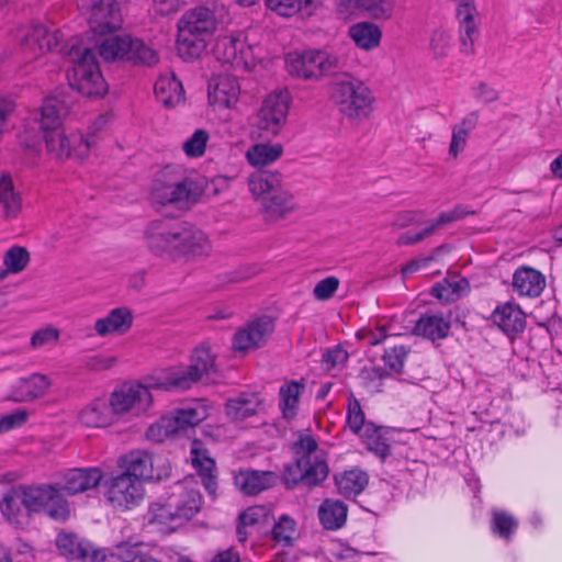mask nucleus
Masks as SVG:
<instances>
[{
	"mask_svg": "<svg viewBox=\"0 0 562 562\" xmlns=\"http://www.w3.org/2000/svg\"><path fill=\"white\" fill-rule=\"evenodd\" d=\"M148 249L158 257L187 261L200 260L211 252L207 236L193 226L173 225L167 221H156L145 232Z\"/></svg>",
	"mask_w": 562,
	"mask_h": 562,
	"instance_id": "nucleus-1",
	"label": "nucleus"
},
{
	"mask_svg": "<svg viewBox=\"0 0 562 562\" xmlns=\"http://www.w3.org/2000/svg\"><path fill=\"white\" fill-rule=\"evenodd\" d=\"M216 25V16L207 7L200 5L188 10L178 22V54L187 60L201 57Z\"/></svg>",
	"mask_w": 562,
	"mask_h": 562,
	"instance_id": "nucleus-2",
	"label": "nucleus"
},
{
	"mask_svg": "<svg viewBox=\"0 0 562 562\" xmlns=\"http://www.w3.org/2000/svg\"><path fill=\"white\" fill-rule=\"evenodd\" d=\"M214 369V353L207 346L201 345L193 350L188 367L176 366L157 370L153 372L149 384L167 392L186 391Z\"/></svg>",
	"mask_w": 562,
	"mask_h": 562,
	"instance_id": "nucleus-3",
	"label": "nucleus"
},
{
	"mask_svg": "<svg viewBox=\"0 0 562 562\" xmlns=\"http://www.w3.org/2000/svg\"><path fill=\"white\" fill-rule=\"evenodd\" d=\"M330 99L338 112L348 121L361 124L374 112L375 97L362 80L344 75L331 86Z\"/></svg>",
	"mask_w": 562,
	"mask_h": 562,
	"instance_id": "nucleus-4",
	"label": "nucleus"
},
{
	"mask_svg": "<svg viewBox=\"0 0 562 562\" xmlns=\"http://www.w3.org/2000/svg\"><path fill=\"white\" fill-rule=\"evenodd\" d=\"M71 66L67 70L70 87L87 97H103L108 85L91 47L72 44L68 52Z\"/></svg>",
	"mask_w": 562,
	"mask_h": 562,
	"instance_id": "nucleus-5",
	"label": "nucleus"
},
{
	"mask_svg": "<svg viewBox=\"0 0 562 562\" xmlns=\"http://www.w3.org/2000/svg\"><path fill=\"white\" fill-rule=\"evenodd\" d=\"M213 55L223 65H228L238 71L255 68L263 58L262 48L251 43L244 31L217 37Z\"/></svg>",
	"mask_w": 562,
	"mask_h": 562,
	"instance_id": "nucleus-6",
	"label": "nucleus"
},
{
	"mask_svg": "<svg viewBox=\"0 0 562 562\" xmlns=\"http://www.w3.org/2000/svg\"><path fill=\"white\" fill-rule=\"evenodd\" d=\"M110 32L100 35L92 33L94 36V47L99 55L106 61L125 59L134 64H143L147 66L155 65L158 61V54L150 46L146 45L138 38L130 35H109Z\"/></svg>",
	"mask_w": 562,
	"mask_h": 562,
	"instance_id": "nucleus-7",
	"label": "nucleus"
},
{
	"mask_svg": "<svg viewBox=\"0 0 562 562\" xmlns=\"http://www.w3.org/2000/svg\"><path fill=\"white\" fill-rule=\"evenodd\" d=\"M153 373L145 378V383L138 381H124L114 386L109 395L113 411L120 420L121 418L133 415H147L153 407L154 398L149 384Z\"/></svg>",
	"mask_w": 562,
	"mask_h": 562,
	"instance_id": "nucleus-8",
	"label": "nucleus"
},
{
	"mask_svg": "<svg viewBox=\"0 0 562 562\" xmlns=\"http://www.w3.org/2000/svg\"><path fill=\"white\" fill-rule=\"evenodd\" d=\"M290 102L285 90L268 94L256 113L251 134L261 139L278 137L286 124Z\"/></svg>",
	"mask_w": 562,
	"mask_h": 562,
	"instance_id": "nucleus-9",
	"label": "nucleus"
},
{
	"mask_svg": "<svg viewBox=\"0 0 562 562\" xmlns=\"http://www.w3.org/2000/svg\"><path fill=\"white\" fill-rule=\"evenodd\" d=\"M23 506L29 514L44 513L56 521H65L70 515L68 501L55 483L26 485L20 487Z\"/></svg>",
	"mask_w": 562,
	"mask_h": 562,
	"instance_id": "nucleus-10",
	"label": "nucleus"
},
{
	"mask_svg": "<svg viewBox=\"0 0 562 562\" xmlns=\"http://www.w3.org/2000/svg\"><path fill=\"white\" fill-rule=\"evenodd\" d=\"M341 66L337 54L322 49L291 52L285 56V69L289 75L304 80H317Z\"/></svg>",
	"mask_w": 562,
	"mask_h": 562,
	"instance_id": "nucleus-11",
	"label": "nucleus"
},
{
	"mask_svg": "<svg viewBox=\"0 0 562 562\" xmlns=\"http://www.w3.org/2000/svg\"><path fill=\"white\" fill-rule=\"evenodd\" d=\"M151 195L153 200L159 204L188 207L195 195L194 182L167 167L155 180Z\"/></svg>",
	"mask_w": 562,
	"mask_h": 562,
	"instance_id": "nucleus-12",
	"label": "nucleus"
},
{
	"mask_svg": "<svg viewBox=\"0 0 562 562\" xmlns=\"http://www.w3.org/2000/svg\"><path fill=\"white\" fill-rule=\"evenodd\" d=\"M47 153L55 159L75 158L83 160L95 146L94 136H85L79 131L54 130L45 133Z\"/></svg>",
	"mask_w": 562,
	"mask_h": 562,
	"instance_id": "nucleus-13",
	"label": "nucleus"
},
{
	"mask_svg": "<svg viewBox=\"0 0 562 562\" xmlns=\"http://www.w3.org/2000/svg\"><path fill=\"white\" fill-rule=\"evenodd\" d=\"M295 450L297 454L295 468L300 475L292 479L294 483L303 481L308 485H316L327 477L328 465L323 453L317 450V442L312 436H301L295 442Z\"/></svg>",
	"mask_w": 562,
	"mask_h": 562,
	"instance_id": "nucleus-14",
	"label": "nucleus"
},
{
	"mask_svg": "<svg viewBox=\"0 0 562 562\" xmlns=\"http://www.w3.org/2000/svg\"><path fill=\"white\" fill-rule=\"evenodd\" d=\"M104 498L116 509L128 510L140 504L145 496L144 484L123 472L111 475L102 483Z\"/></svg>",
	"mask_w": 562,
	"mask_h": 562,
	"instance_id": "nucleus-15",
	"label": "nucleus"
},
{
	"mask_svg": "<svg viewBox=\"0 0 562 562\" xmlns=\"http://www.w3.org/2000/svg\"><path fill=\"white\" fill-rule=\"evenodd\" d=\"M126 0H77L78 8L89 14L91 33L100 35L122 26L120 4Z\"/></svg>",
	"mask_w": 562,
	"mask_h": 562,
	"instance_id": "nucleus-16",
	"label": "nucleus"
},
{
	"mask_svg": "<svg viewBox=\"0 0 562 562\" xmlns=\"http://www.w3.org/2000/svg\"><path fill=\"white\" fill-rule=\"evenodd\" d=\"M207 105L213 112L233 110L240 98V85L235 76L213 75L206 87Z\"/></svg>",
	"mask_w": 562,
	"mask_h": 562,
	"instance_id": "nucleus-17",
	"label": "nucleus"
},
{
	"mask_svg": "<svg viewBox=\"0 0 562 562\" xmlns=\"http://www.w3.org/2000/svg\"><path fill=\"white\" fill-rule=\"evenodd\" d=\"M63 40L64 35L59 30L36 24L26 29L21 48L26 59H36L58 48Z\"/></svg>",
	"mask_w": 562,
	"mask_h": 562,
	"instance_id": "nucleus-18",
	"label": "nucleus"
},
{
	"mask_svg": "<svg viewBox=\"0 0 562 562\" xmlns=\"http://www.w3.org/2000/svg\"><path fill=\"white\" fill-rule=\"evenodd\" d=\"M80 426L90 429H104L114 426L119 419L109 397L100 395L87 402L77 413Z\"/></svg>",
	"mask_w": 562,
	"mask_h": 562,
	"instance_id": "nucleus-19",
	"label": "nucleus"
},
{
	"mask_svg": "<svg viewBox=\"0 0 562 562\" xmlns=\"http://www.w3.org/2000/svg\"><path fill=\"white\" fill-rule=\"evenodd\" d=\"M168 498L183 522L195 516L202 506V496L193 477L176 483Z\"/></svg>",
	"mask_w": 562,
	"mask_h": 562,
	"instance_id": "nucleus-20",
	"label": "nucleus"
},
{
	"mask_svg": "<svg viewBox=\"0 0 562 562\" xmlns=\"http://www.w3.org/2000/svg\"><path fill=\"white\" fill-rule=\"evenodd\" d=\"M273 322L268 316H262L248 322L239 328L232 340L233 349L247 351L260 347L273 331Z\"/></svg>",
	"mask_w": 562,
	"mask_h": 562,
	"instance_id": "nucleus-21",
	"label": "nucleus"
},
{
	"mask_svg": "<svg viewBox=\"0 0 562 562\" xmlns=\"http://www.w3.org/2000/svg\"><path fill=\"white\" fill-rule=\"evenodd\" d=\"M56 547L61 555L77 562H103L105 554L95 549L89 541L74 533L60 532L56 537Z\"/></svg>",
	"mask_w": 562,
	"mask_h": 562,
	"instance_id": "nucleus-22",
	"label": "nucleus"
},
{
	"mask_svg": "<svg viewBox=\"0 0 562 562\" xmlns=\"http://www.w3.org/2000/svg\"><path fill=\"white\" fill-rule=\"evenodd\" d=\"M103 480V472L97 467L69 469L56 482L60 493L76 495L97 487Z\"/></svg>",
	"mask_w": 562,
	"mask_h": 562,
	"instance_id": "nucleus-23",
	"label": "nucleus"
},
{
	"mask_svg": "<svg viewBox=\"0 0 562 562\" xmlns=\"http://www.w3.org/2000/svg\"><path fill=\"white\" fill-rule=\"evenodd\" d=\"M117 463L123 473L137 479L142 484L160 479V473L155 469L154 456L146 450H132L122 456Z\"/></svg>",
	"mask_w": 562,
	"mask_h": 562,
	"instance_id": "nucleus-24",
	"label": "nucleus"
},
{
	"mask_svg": "<svg viewBox=\"0 0 562 562\" xmlns=\"http://www.w3.org/2000/svg\"><path fill=\"white\" fill-rule=\"evenodd\" d=\"M50 384L49 378L41 373L19 378L10 386L7 398L16 403L32 402L44 396L48 392Z\"/></svg>",
	"mask_w": 562,
	"mask_h": 562,
	"instance_id": "nucleus-25",
	"label": "nucleus"
},
{
	"mask_svg": "<svg viewBox=\"0 0 562 562\" xmlns=\"http://www.w3.org/2000/svg\"><path fill=\"white\" fill-rule=\"evenodd\" d=\"M134 323V314L126 306L112 308L106 315L97 318L93 330L99 337L123 336L127 334Z\"/></svg>",
	"mask_w": 562,
	"mask_h": 562,
	"instance_id": "nucleus-26",
	"label": "nucleus"
},
{
	"mask_svg": "<svg viewBox=\"0 0 562 562\" xmlns=\"http://www.w3.org/2000/svg\"><path fill=\"white\" fill-rule=\"evenodd\" d=\"M190 460L192 467L200 475L204 488L210 495H214L217 486L216 476L214 474L215 461L211 458L204 443L199 439L191 442Z\"/></svg>",
	"mask_w": 562,
	"mask_h": 562,
	"instance_id": "nucleus-27",
	"label": "nucleus"
},
{
	"mask_svg": "<svg viewBox=\"0 0 562 562\" xmlns=\"http://www.w3.org/2000/svg\"><path fill=\"white\" fill-rule=\"evenodd\" d=\"M393 9V0H337L338 13L344 18L363 11L373 19H390Z\"/></svg>",
	"mask_w": 562,
	"mask_h": 562,
	"instance_id": "nucleus-28",
	"label": "nucleus"
},
{
	"mask_svg": "<svg viewBox=\"0 0 562 562\" xmlns=\"http://www.w3.org/2000/svg\"><path fill=\"white\" fill-rule=\"evenodd\" d=\"M68 113V105L65 100L56 95L44 99L38 111L33 112V119L40 121L41 130L45 133L58 130L63 117Z\"/></svg>",
	"mask_w": 562,
	"mask_h": 562,
	"instance_id": "nucleus-29",
	"label": "nucleus"
},
{
	"mask_svg": "<svg viewBox=\"0 0 562 562\" xmlns=\"http://www.w3.org/2000/svg\"><path fill=\"white\" fill-rule=\"evenodd\" d=\"M156 99L166 108H175L184 101L181 81L173 72H162L154 86Z\"/></svg>",
	"mask_w": 562,
	"mask_h": 562,
	"instance_id": "nucleus-30",
	"label": "nucleus"
},
{
	"mask_svg": "<svg viewBox=\"0 0 562 562\" xmlns=\"http://www.w3.org/2000/svg\"><path fill=\"white\" fill-rule=\"evenodd\" d=\"M513 288L520 296L537 297L546 288V278L540 271L524 266L515 271Z\"/></svg>",
	"mask_w": 562,
	"mask_h": 562,
	"instance_id": "nucleus-31",
	"label": "nucleus"
},
{
	"mask_svg": "<svg viewBox=\"0 0 562 562\" xmlns=\"http://www.w3.org/2000/svg\"><path fill=\"white\" fill-rule=\"evenodd\" d=\"M262 409V401L257 393H240L231 397L225 405V412L233 422H243Z\"/></svg>",
	"mask_w": 562,
	"mask_h": 562,
	"instance_id": "nucleus-32",
	"label": "nucleus"
},
{
	"mask_svg": "<svg viewBox=\"0 0 562 562\" xmlns=\"http://www.w3.org/2000/svg\"><path fill=\"white\" fill-rule=\"evenodd\" d=\"M282 184V175L274 170L255 171L247 179L248 190L259 204Z\"/></svg>",
	"mask_w": 562,
	"mask_h": 562,
	"instance_id": "nucleus-33",
	"label": "nucleus"
},
{
	"mask_svg": "<svg viewBox=\"0 0 562 562\" xmlns=\"http://www.w3.org/2000/svg\"><path fill=\"white\" fill-rule=\"evenodd\" d=\"M278 476L271 471H240L235 476V484L247 495L258 494L277 483Z\"/></svg>",
	"mask_w": 562,
	"mask_h": 562,
	"instance_id": "nucleus-34",
	"label": "nucleus"
},
{
	"mask_svg": "<svg viewBox=\"0 0 562 562\" xmlns=\"http://www.w3.org/2000/svg\"><path fill=\"white\" fill-rule=\"evenodd\" d=\"M148 524L155 527L159 532L169 533L180 527L183 521L173 507L170 506V501L167 498L166 503H154L149 506L147 514Z\"/></svg>",
	"mask_w": 562,
	"mask_h": 562,
	"instance_id": "nucleus-35",
	"label": "nucleus"
},
{
	"mask_svg": "<svg viewBox=\"0 0 562 562\" xmlns=\"http://www.w3.org/2000/svg\"><path fill=\"white\" fill-rule=\"evenodd\" d=\"M284 153L280 143H257L245 151L246 161L254 168H263L278 161Z\"/></svg>",
	"mask_w": 562,
	"mask_h": 562,
	"instance_id": "nucleus-36",
	"label": "nucleus"
},
{
	"mask_svg": "<svg viewBox=\"0 0 562 562\" xmlns=\"http://www.w3.org/2000/svg\"><path fill=\"white\" fill-rule=\"evenodd\" d=\"M22 211V194L9 175L0 177V213L5 220H13Z\"/></svg>",
	"mask_w": 562,
	"mask_h": 562,
	"instance_id": "nucleus-37",
	"label": "nucleus"
},
{
	"mask_svg": "<svg viewBox=\"0 0 562 562\" xmlns=\"http://www.w3.org/2000/svg\"><path fill=\"white\" fill-rule=\"evenodd\" d=\"M450 330V321L442 313H426L419 317L414 333L430 340L443 339Z\"/></svg>",
	"mask_w": 562,
	"mask_h": 562,
	"instance_id": "nucleus-38",
	"label": "nucleus"
},
{
	"mask_svg": "<svg viewBox=\"0 0 562 562\" xmlns=\"http://www.w3.org/2000/svg\"><path fill=\"white\" fill-rule=\"evenodd\" d=\"M265 213L273 220L282 218L296 209L293 194L283 184L260 203Z\"/></svg>",
	"mask_w": 562,
	"mask_h": 562,
	"instance_id": "nucleus-39",
	"label": "nucleus"
},
{
	"mask_svg": "<svg viewBox=\"0 0 562 562\" xmlns=\"http://www.w3.org/2000/svg\"><path fill=\"white\" fill-rule=\"evenodd\" d=\"M493 322L506 334H517L525 328V314L519 306L505 303L493 313Z\"/></svg>",
	"mask_w": 562,
	"mask_h": 562,
	"instance_id": "nucleus-40",
	"label": "nucleus"
},
{
	"mask_svg": "<svg viewBox=\"0 0 562 562\" xmlns=\"http://www.w3.org/2000/svg\"><path fill=\"white\" fill-rule=\"evenodd\" d=\"M348 35L358 48L366 52L379 47L382 40L381 29L372 22H358L351 25Z\"/></svg>",
	"mask_w": 562,
	"mask_h": 562,
	"instance_id": "nucleus-41",
	"label": "nucleus"
},
{
	"mask_svg": "<svg viewBox=\"0 0 562 562\" xmlns=\"http://www.w3.org/2000/svg\"><path fill=\"white\" fill-rule=\"evenodd\" d=\"M271 516V508L265 505H256L248 507L239 515V524L237 527V537L240 542L247 540L248 529H260L265 526Z\"/></svg>",
	"mask_w": 562,
	"mask_h": 562,
	"instance_id": "nucleus-42",
	"label": "nucleus"
},
{
	"mask_svg": "<svg viewBox=\"0 0 562 562\" xmlns=\"http://www.w3.org/2000/svg\"><path fill=\"white\" fill-rule=\"evenodd\" d=\"M265 4L281 18L310 16L316 9V0H265Z\"/></svg>",
	"mask_w": 562,
	"mask_h": 562,
	"instance_id": "nucleus-43",
	"label": "nucleus"
},
{
	"mask_svg": "<svg viewBox=\"0 0 562 562\" xmlns=\"http://www.w3.org/2000/svg\"><path fill=\"white\" fill-rule=\"evenodd\" d=\"M303 391L304 384L297 381H288L280 386L279 407L284 418L292 419L297 415Z\"/></svg>",
	"mask_w": 562,
	"mask_h": 562,
	"instance_id": "nucleus-44",
	"label": "nucleus"
},
{
	"mask_svg": "<svg viewBox=\"0 0 562 562\" xmlns=\"http://www.w3.org/2000/svg\"><path fill=\"white\" fill-rule=\"evenodd\" d=\"M170 416L172 422H176L175 427L179 434L203 422L209 416V408L204 403L195 402L186 407L175 409Z\"/></svg>",
	"mask_w": 562,
	"mask_h": 562,
	"instance_id": "nucleus-45",
	"label": "nucleus"
},
{
	"mask_svg": "<svg viewBox=\"0 0 562 562\" xmlns=\"http://www.w3.org/2000/svg\"><path fill=\"white\" fill-rule=\"evenodd\" d=\"M335 482L341 495L355 497L368 485L369 477L362 470L351 469L335 475Z\"/></svg>",
	"mask_w": 562,
	"mask_h": 562,
	"instance_id": "nucleus-46",
	"label": "nucleus"
},
{
	"mask_svg": "<svg viewBox=\"0 0 562 562\" xmlns=\"http://www.w3.org/2000/svg\"><path fill=\"white\" fill-rule=\"evenodd\" d=\"M463 214L464 213L462 212V210L460 207H456L452 211L442 212L431 224H429L424 229L416 232V233L406 232V233L402 234L398 237L397 243L400 245L416 244V243L423 240L425 237L429 236L438 227L461 218L463 216Z\"/></svg>",
	"mask_w": 562,
	"mask_h": 562,
	"instance_id": "nucleus-47",
	"label": "nucleus"
},
{
	"mask_svg": "<svg viewBox=\"0 0 562 562\" xmlns=\"http://www.w3.org/2000/svg\"><path fill=\"white\" fill-rule=\"evenodd\" d=\"M347 507L340 501L326 499L318 509L321 524L325 529L337 530L347 519Z\"/></svg>",
	"mask_w": 562,
	"mask_h": 562,
	"instance_id": "nucleus-48",
	"label": "nucleus"
},
{
	"mask_svg": "<svg viewBox=\"0 0 562 562\" xmlns=\"http://www.w3.org/2000/svg\"><path fill=\"white\" fill-rule=\"evenodd\" d=\"M477 113L471 112L462 119L459 124L452 127L451 142L449 146V155L457 157L465 149L469 134L475 128L477 124Z\"/></svg>",
	"mask_w": 562,
	"mask_h": 562,
	"instance_id": "nucleus-49",
	"label": "nucleus"
},
{
	"mask_svg": "<svg viewBox=\"0 0 562 562\" xmlns=\"http://www.w3.org/2000/svg\"><path fill=\"white\" fill-rule=\"evenodd\" d=\"M346 411V424L353 434L363 436L362 434L370 432L374 427L372 423L366 420L362 406L352 393L347 397Z\"/></svg>",
	"mask_w": 562,
	"mask_h": 562,
	"instance_id": "nucleus-50",
	"label": "nucleus"
},
{
	"mask_svg": "<svg viewBox=\"0 0 562 562\" xmlns=\"http://www.w3.org/2000/svg\"><path fill=\"white\" fill-rule=\"evenodd\" d=\"M21 505H23V494L20 487L11 488L4 494L0 509L9 524L14 526L23 525L24 514Z\"/></svg>",
	"mask_w": 562,
	"mask_h": 562,
	"instance_id": "nucleus-51",
	"label": "nucleus"
},
{
	"mask_svg": "<svg viewBox=\"0 0 562 562\" xmlns=\"http://www.w3.org/2000/svg\"><path fill=\"white\" fill-rule=\"evenodd\" d=\"M30 262L29 251L21 246L9 248L3 256L4 268L0 270V282L9 274H18L22 272Z\"/></svg>",
	"mask_w": 562,
	"mask_h": 562,
	"instance_id": "nucleus-52",
	"label": "nucleus"
},
{
	"mask_svg": "<svg viewBox=\"0 0 562 562\" xmlns=\"http://www.w3.org/2000/svg\"><path fill=\"white\" fill-rule=\"evenodd\" d=\"M299 538L296 521L289 515H281L272 528V539L278 546L291 547Z\"/></svg>",
	"mask_w": 562,
	"mask_h": 562,
	"instance_id": "nucleus-53",
	"label": "nucleus"
},
{
	"mask_svg": "<svg viewBox=\"0 0 562 562\" xmlns=\"http://www.w3.org/2000/svg\"><path fill=\"white\" fill-rule=\"evenodd\" d=\"M518 526L517 519L506 510H492V531L498 537L509 540L515 533Z\"/></svg>",
	"mask_w": 562,
	"mask_h": 562,
	"instance_id": "nucleus-54",
	"label": "nucleus"
},
{
	"mask_svg": "<svg viewBox=\"0 0 562 562\" xmlns=\"http://www.w3.org/2000/svg\"><path fill=\"white\" fill-rule=\"evenodd\" d=\"M175 424L176 422H172L170 414L161 416L148 426L145 432L146 439L155 443L164 442L178 434Z\"/></svg>",
	"mask_w": 562,
	"mask_h": 562,
	"instance_id": "nucleus-55",
	"label": "nucleus"
},
{
	"mask_svg": "<svg viewBox=\"0 0 562 562\" xmlns=\"http://www.w3.org/2000/svg\"><path fill=\"white\" fill-rule=\"evenodd\" d=\"M60 331L58 328L47 325L35 330L30 339L32 349H50L58 342Z\"/></svg>",
	"mask_w": 562,
	"mask_h": 562,
	"instance_id": "nucleus-56",
	"label": "nucleus"
},
{
	"mask_svg": "<svg viewBox=\"0 0 562 562\" xmlns=\"http://www.w3.org/2000/svg\"><path fill=\"white\" fill-rule=\"evenodd\" d=\"M209 138V133L205 130H195L194 133L183 142V153L189 158H199L203 156Z\"/></svg>",
	"mask_w": 562,
	"mask_h": 562,
	"instance_id": "nucleus-57",
	"label": "nucleus"
},
{
	"mask_svg": "<svg viewBox=\"0 0 562 562\" xmlns=\"http://www.w3.org/2000/svg\"><path fill=\"white\" fill-rule=\"evenodd\" d=\"M452 35L446 30H436L430 37V50L435 58L441 59L448 56L451 49Z\"/></svg>",
	"mask_w": 562,
	"mask_h": 562,
	"instance_id": "nucleus-58",
	"label": "nucleus"
},
{
	"mask_svg": "<svg viewBox=\"0 0 562 562\" xmlns=\"http://www.w3.org/2000/svg\"><path fill=\"white\" fill-rule=\"evenodd\" d=\"M459 26V42L460 52L464 55H470L474 50V40L477 35V24L475 23H460Z\"/></svg>",
	"mask_w": 562,
	"mask_h": 562,
	"instance_id": "nucleus-59",
	"label": "nucleus"
},
{
	"mask_svg": "<svg viewBox=\"0 0 562 562\" xmlns=\"http://www.w3.org/2000/svg\"><path fill=\"white\" fill-rule=\"evenodd\" d=\"M339 284L340 282L337 277H327L315 284L313 295L317 301H327L336 293Z\"/></svg>",
	"mask_w": 562,
	"mask_h": 562,
	"instance_id": "nucleus-60",
	"label": "nucleus"
},
{
	"mask_svg": "<svg viewBox=\"0 0 562 562\" xmlns=\"http://www.w3.org/2000/svg\"><path fill=\"white\" fill-rule=\"evenodd\" d=\"M360 436L363 438L368 449L374 452L376 456L381 458H385L390 453V447L385 442V440L380 436L378 429L375 427L371 428L370 432L362 434Z\"/></svg>",
	"mask_w": 562,
	"mask_h": 562,
	"instance_id": "nucleus-61",
	"label": "nucleus"
},
{
	"mask_svg": "<svg viewBox=\"0 0 562 562\" xmlns=\"http://www.w3.org/2000/svg\"><path fill=\"white\" fill-rule=\"evenodd\" d=\"M27 420L25 409H16L11 414L0 416V434L19 428Z\"/></svg>",
	"mask_w": 562,
	"mask_h": 562,
	"instance_id": "nucleus-62",
	"label": "nucleus"
},
{
	"mask_svg": "<svg viewBox=\"0 0 562 562\" xmlns=\"http://www.w3.org/2000/svg\"><path fill=\"white\" fill-rule=\"evenodd\" d=\"M398 333L393 330V325H381L375 329H369L362 331V338L368 341L369 345L375 346L384 341L387 336H396Z\"/></svg>",
	"mask_w": 562,
	"mask_h": 562,
	"instance_id": "nucleus-63",
	"label": "nucleus"
},
{
	"mask_svg": "<svg viewBox=\"0 0 562 562\" xmlns=\"http://www.w3.org/2000/svg\"><path fill=\"white\" fill-rule=\"evenodd\" d=\"M117 362V358L112 355L97 353L86 360V366L92 371H105L113 368Z\"/></svg>",
	"mask_w": 562,
	"mask_h": 562,
	"instance_id": "nucleus-64",
	"label": "nucleus"
}]
</instances>
